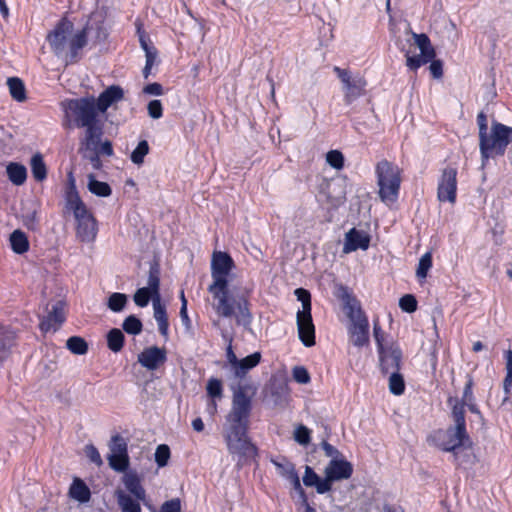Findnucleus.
<instances>
[{
	"instance_id": "f257e3e1",
	"label": "nucleus",
	"mask_w": 512,
	"mask_h": 512,
	"mask_svg": "<svg viewBox=\"0 0 512 512\" xmlns=\"http://www.w3.org/2000/svg\"><path fill=\"white\" fill-rule=\"evenodd\" d=\"M234 268V261L226 252H214L211 261L213 282L208 291L217 301L214 308L219 316L234 317L238 325L248 326L252 322L249 302L244 292H236L228 287V275Z\"/></svg>"
},
{
	"instance_id": "f03ea898",
	"label": "nucleus",
	"mask_w": 512,
	"mask_h": 512,
	"mask_svg": "<svg viewBox=\"0 0 512 512\" xmlns=\"http://www.w3.org/2000/svg\"><path fill=\"white\" fill-rule=\"evenodd\" d=\"M256 387L249 383L239 384L233 392L232 407L224 427L225 441L247 435L252 398Z\"/></svg>"
},
{
	"instance_id": "7ed1b4c3",
	"label": "nucleus",
	"mask_w": 512,
	"mask_h": 512,
	"mask_svg": "<svg viewBox=\"0 0 512 512\" xmlns=\"http://www.w3.org/2000/svg\"><path fill=\"white\" fill-rule=\"evenodd\" d=\"M73 23L66 18L61 19L55 28L47 35V41L57 56H62L66 53L69 61H74L79 50L87 44L89 25H86L81 30L73 31Z\"/></svg>"
},
{
	"instance_id": "20e7f679",
	"label": "nucleus",
	"mask_w": 512,
	"mask_h": 512,
	"mask_svg": "<svg viewBox=\"0 0 512 512\" xmlns=\"http://www.w3.org/2000/svg\"><path fill=\"white\" fill-rule=\"evenodd\" d=\"M510 143H512V127L493 121L490 130L479 138L482 165H485L490 158L503 156Z\"/></svg>"
},
{
	"instance_id": "39448f33",
	"label": "nucleus",
	"mask_w": 512,
	"mask_h": 512,
	"mask_svg": "<svg viewBox=\"0 0 512 512\" xmlns=\"http://www.w3.org/2000/svg\"><path fill=\"white\" fill-rule=\"evenodd\" d=\"M65 117L72 120L78 128H87L100 123V112L93 96L68 99L61 103Z\"/></svg>"
},
{
	"instance_id": "423d86ee",
	"label": "nucleus",
	"mask_w": 512,
	"mask_h": 512,
	"mask_svg": "<svg viewBox=\"0 0 512 512\" xmlns=\"http://www.w3.org/2000/svg\"><path fill=\"white\" fill-rule=\"evenodd\" d=\"M400 168L386 159L379 161L375 168L379 196L383 202H394L398 198L401 177Z\"/></svg>"
},
{
	"instance_id": "0eeeda50",
	"label": "nucleus",
	"mask_w": 512,
	"mask_h": 512,
	"mask_svg": "<svg viewBox=\"0 0 512 512\" xmlns=\"http://www.w3.org/2000/svg\"><path fill=\"white\" fill-rule=\"evenodd\" d=\"M334 72L342 83L344 102L347 105L352 104L355 100L364 95L367 82L362 76L359 74L353 75L349 70L341 69L337 66L334 67Z\"/></svg>"
},
{
	"instance_id": "6e6552de",
	"label": "nucleus",
	"mask_w": 512,
	"mask_h": 512,
	"mask_svg": "<svg viewBox=\"0 0 512 512\" xmlns=\"http://www.w3.org/2000/svg\"><path fill=\"white\" fill-rule=\"evenodd\" d=\"M349 317L351 325L349 327L350 341L354 346L363 347L369 342V323L368 319L360 308L350 307Z\"/></svg>"
},
{
	"instance_id": "1a4fd4ad",
	"label": "nucleus",
	"mask_w": 512,
	"mask_h": 512,
	"mask_svg": "<svg viewBox=\"0 0 512 512\" xmlns=\"http://www.w3.org/2000/svg\"><path fill=\"white\" fill-rule=\"evenodd\" d=\"M457 191V169L446 167L442 170L438 181L437 198L440 202H449L454 204Z\"/></svg>"
},
{
	"instance_id": "9d476101",
	"label": "nucleus",
	"mask_w": 512,
	"mask_h": 512,
	"mask_svg": "<svg viewBox=\"0 0 512 512\" xmlns=\"http://www.w3.org/2000/svg\"><path fill=\"white\" fill-rule=\"evenodd\" d=\"M380 367L383 373L399 371L402 361V351L399 346L390 342L389 345L378 349Z\"/></svg>"
},
{
	"instance_id": "9b49d317",
	"label": "nucleus",
	"mask_w": 512,
	"mask_h": 512,
	"mask_svg": "<svg viewBox=\"0 0 512 512\" xmlns=\"http://www.w3.org/2000/svg\"><path fill=\"white\" fill-rule=\"evenodd\" d=\"M230 454L238 457V464L256 456V447L250 442L247 435L226 441Z\"/></svg>"
},
{
	"instance_id": "f8f14e48",
	"label": "nucleus",
	"mask_w": 512,
	"mask_h": 512,
	"mask_svg": "<svg viewBox=\"0 0 512 512\" xmlns=\"http://www.w3.org/2000/svg\"><path fill=\"white\" fill-rule=\"evenodd\" d=\"M298 336L306 347L315 345V326L313 324L311 311L297 312L296 315Z\"/></svg>"
},
{
	"instance_id": "ddd939ff",
	"label": "nucleus",
	"mask_w": 512,
	"mask_h": 512,
	"mask_svg": "<svg viewBox=\"0 0 512 512\" xmlns=\"http://www.w3.org/2000/svg\"><path fill=\"white\" fill-rule=\"evenodd\" d=\"M440 438L442 439V449L447 452L463 446L465 441L469 439L466 428L458 426L450 427L445 432H441Z\"/></svg>"
},
{
	"instance_id": "4468645a",
	"label": "nucleus",
	"mask_w": 512,
	"mask_h": 512,
	"mask_svg": "<svg viewBox=\"0 0 512 512\" xmlns=\"http://www.w3.org/2000/svg\"><path fill=\"white\" fill-rule=\"evenodd\" d=\"M167 360L166 350L157 346L145 348L138 355V362L147 370L154 371Z\"/></svg>"
},
{
	"instance_id": "2eb2a0df",
	"label": "nucleus",
	"mask_w": 512,
	"mask_h": 512,
	"mask_svg": "<svg viewBox=\"0 0 512 512\" xmlns=\"http://www.w3.org/2000/svg\"><path fill=\"white\" fill-rule=\"evenodd\" d=\"M77 221L76 236L81 242H92L97 235V224L90 212L75 217Z\"/></svg>"
},
{
	"instance_id": "dca6fc26",
	"label": "nucleus",
	"mask_w": 512,
	"mask_h": 512,
	"mask_svg": "<svg viewBox=\"0 0 512 512\" xmlns=\"http://www.w3.org/2000/svg\"><path fill=\"white\" fill-rule=\"evenodd\" d=\"M370 244V237L364 231L352 228L345 235L344 252L350 253L358 249L366 250Z\"/></svg>"
},
{
	"instance_id": "f3484780",
	"label": "nucleus",
	"mask_w": 512,
	"mask_h": 512,
	"mask_svg": "<svg viewBox=\"0 0 512 512\" xmlns=\"http://www.w3.org/2000/svg\"><path fill=\"white\" fill-rule=\"evenodd\" d=\"M65 320L64 305L58 301L52 306V310L44 317L40 323V328L44 332L56 331Z\"/></svg>"
},
{
	"instance_id": "a211bd4d",
	"label": "nucleus",
	"mask_w": 512,
	"mask_h": 512,
	"mask_svg": "<svg viewBox=\"0 0 512 512\" xmlns=\"http://www.w3.org/2000/svg\"><path fill=\"white\" fill-rule=\"evenodd\" d=\"M103 135L102 124L85 128L84 137L81 139L80 152H95Z\"/></svg>"
},
{
	"instance_id": "6ab92c4d",
	"label": "nucleus",
	"mask_w": 512,
	"mask_h": 512,
	"mask_svg": "<svg viewBox=\"0 0 512 512\" xmlns=\"http://www.w3.org/2000/svg\"><path fill=\"white\" fill-rule=\"evenodd\" d=\"M352 473L353 467L351 463L346 460L332 459L325 468V475H328L329 479L333 481L348 479L351 477Z\"/></svg>"
},
{
	"instance_id": "aec40b11",
	"label": "nucleus",
	"mask_w": 512,
	"mask_h": 512,
	"mask_svg": "<svg viewBox=\"0 0 512 512\" xmlns=\"http://www.w3.org/2000/svg\"><path fill=\"white\" fill-rule=\"evenodd\" d=\"M123 98V89L119 86H110L104 90L99 97L96 99V106L103 114L107 109L114 103L120 101Z\"/></svg>"
},
{
	"instance_id": "412c9836",
	"label": "nucleus",
	"mask_w": 512,
	"mask_h": 512,
	"mask_svg": "<svg viewBox=\"0 0 512 512\" xmlns=\"http://www.w3.org/2000/svg\"><path fill=\"white\" fill-rule=\"evenodd\" d=\"M114 496L121 512H142L141 502L145 500L132 497L122 488H117L114 492Z\"/></svg>"
},
{
	"instance_id": "4be33fe9",
	"label": "nucleus",
	"mask_w": 512,
	"mask_h": 512,
	"mask_svg": "<svg viewBox=\"0 0 512 512\" xmlns=\"http://www.w3.org/2000/svg\"><path fill=\"white\" fill-rule=\"evenodd\" d=\"M125 490L132 497L140 500H146V491L141 484L138 474L134 471L125 472L122 477Z\"/></svg>"
},
{
	"instance_id": "5701e85b",
	"label": "nucleus",
	"mask_w": 512,
	"mask_h": 512,
	"mask_svg": "<svg viewBox=\"0 0 512 512\" xmlns=\"http://www.w3.org/2000/svg\"><path fill=\"white\" fill-rule=\"evenodd\" d=\"M14 343L15 332L8 326L0 325V362L8 358Z\"/></svg>"
},
{
	"instance_id": "b1692460",
	"label": "nucleus",
	"mask_w": 512,
	"mask_h": 512,
	"mask_svg": "<svg viewBox=\"0 0 512 512\" xmlns=\"http://www.w3.org/2000/svg\"><path fill=\"white\" fill-rule=\"evenodd\" d=\"M69 496L79 503H87L90 501L91 491L82 479L75 477L69 488Z\"/></svg>"
},
{
	"instance_id": "393cba45",
	"label": "nucleus",
	"mask_w": 512,
	"mask_h": 512,
	"mask_svg": "<svg viewBox=\"0 0 512 512\" xmlns=\"http://www.w3.org/2000/svg\"><path fill=\"white\" fill-rule=\"evenodd\" d=\"M153 310H154V318L158 325V330L160 334L168 338V331H169V323L166 313V308L164 305L161 304L160 298H154L153 299Z\"/></svg>"
},
{
	"instance_id": "a878e982",
	"label": "nucleus",
	"mask_w": 512,
	"mask_h": 512,
	"mask_svg": "<svg viewBox=\"0 0 512 512\" xmlns=\"http://www.w3.org/2000/svg\"><path fill=\"white\" fill-rule=\"evenodd\" d=\"M261 360V354L259 352H255L246 356L245 358L238 360L236 366L234 367V373L236 377H243L245 374L255 366L259 364Z\"/></svg>"
},
{
	"instance_id": "bb28decb",
	"label": "nucleus",
	"mask_w": 512,
	"mask_h": 512,
	"mask_svg": "<svg viewBox=\"0 0 512 512\" xmlns=\"http://www.w3.org/2000/svg\"><path fill=\"white\" fill-rule=\"evenodd\" d=\"M72 189L67 194V206L73 211L74 217L81 216L88 213L85 204L80 199L78 193L75 191L74 180L71 179Z\"/></svg>"
},
{
	"instance_id": "cd10ccee",
	"label": "nucleus",
	"mask_w": 512,
	"mask_h": 512,
	"mask_svg": "<svg viewBox=\"0 0 512 512\" xmlns=\"http://www.w3.org/2000/svg\"><path fill=\"white\" fill-rule=\"evenodd\" d=\"M9 180L17 186L22 185L27 178V170L24 165L19 163H9L6 168Z\"/></svg>"
},
{
	"instance_id": "c85d7f7f",
	"label": "nucleus",
	"mask_w": 512,
	"mask_h": 512,
	"mask_svg": "<svg viewBox=\"0 0 512 512\" xmlns=\"http://www.w3.org/2000/svg\"><path fill=\"white\" fill-rule=\"evenodd\" d=\"M7 85L12 98L18 102L26 100V90L23 81L17 77H11L7 80Z\"/></svg>"
},
{
	"instance_id": "c756f323",
	"label": "nucleus",
	"mask_w": 512,
	"mask_h": 512,
	"mask_svg": "<svg viewBox=\"0 0 512 512\" xmlns=\"http://www.w3.org/2000/svg\"><path fill=\"white\" fill-rule=\"evenodd\" d=\"M12 250L17 254H23L29 248V242L24 232L15 230L10 235Z\"/></svg>"
},
{
	"instance_id": "7c9ffc66",
	"label": "nucleus",
	"mask_w": 512,
	"mask_h": 512,
	"mask_svg": "<svg viewBox=\"0 0 512 512\" xmlns=\"http://www.w3.org/2000/svg\"><path fill=\"white\" fill-rule=\"evenodd\" d=\"M31 171L34 179L42 182L47 177L46 165L41 154L37 153L31 158Z\"/></svg>"
},
{
	"instance_id": "2f4dec72",
	"label": "nucleus",
	"mask_w": 512,
	"mask_h": 512,
	"mask_svg": "<svg viewBox=\"0 0 512 512\" xmlns=\"http://www.w3.org/2000/svg\"><path fill=\"white\" fill-rule=\"evenodd\" d=\"M88 189L92 194L99 197H108L112 193L108 183L96 180L92 174L88 175Z\"/></svg>"
},
{
	"instance_id": "473e14b6",
	"label": "nucleus",
	"mask_w": 512,
	"mask_h": 512,
	"mask_svg": "<svg viewBox=\"0 0 512 512\" xmlns=\"http://www.w3.org/2000/svg\"><path fill=\"white\" fill-rule=\"evenodd\" d=\"M124 339L123 332L118 328H113L107 334V346L111 351L117 353L123 348Z\"/></svg>"
},
{
	"instance_id": "72a5a7b5",
	"label": "nucleus",
	"mask_w": 512,
	"mask_h": 512,
	"mask_svg": "<svg viewBox=\"0 0 512 512\" xmlns=\"http://www.w3.org/2000/svg\"><path fill=\"white\" fill-rule=\"evenodd\" d=\"M66 348L75 355H84L88 351V344L80 336H71L66 341Z\"/></svg>"
},
{
	"instance_id": "f704fd0d",
	"label": "nucleus",
	"mask_w": 512,
	"mask_h": 512,
	"mask_svg": "<svg viewBox=\"0 0 512 512\" xmlns=\"http://www.w3.org/2000/svg\"><path fill=\"white\" fill-rule=\"evenodd\" d=\"M413 38L415 40V44L420 50V53L423 56H427L428 59H433L435 57V51L431 46L430 40L425 34H413Z\"/></svg>"
},
{
	"instance_id": "c9c22d12",
	"label": "nucleus",
	"mask_w": 512,
	"mask_h": 512,
	"mask_svg": "<svg viewBox=\"0 0 512 512\" xmlns=\"http://www.w3.org/2000/svg\"><path fill=\"white\" fill-rule=\"evenodd\" d=\"M109 466L116 472H126L129 467V455L109 454L107 457Z\"/></svg>"
},
{
	"instance_id": "e433bc0d",
	"label": "nucleus",
	"mask_w": 512,
	"mask_h": 512,
	"mask_svg": "<svg viewBox=\"0 0 512 512\" xmlns=\"http://www.w3.org/2000/svg\"><path fill=\"white\" fill-rule=\"evenodd\" d=\"M389 373V391L396 396L402 395L405 391V382L402 374L399 371Z\"/></svg>"
},
{
	"instance_id": "4c0bfd02",
	"label": "nucleus",
	"mask_w": 512,
	"mask_h": 512,
	"mask_svg": "<svg viewBox=\"0 0 512 512\" xmlns=\"http://www.w3.org/2000/svg\"><path fill=\"white\" fill-rule=\"evenodd\" d=\"M160 286V271L157 265H152L149 269V275L147 279V289L153 292L154 298H160L159 294Z\"/></svg>"
},
{
	"instance_id": "58836bf2",
	"label": "nucleus",
	"mask_w": 512,
	"mask_h": 512,
	"mask_svg": "<svg viewBox=\"0 0 512 512\" xmlns=\"http://www.w3.org/2000/svg\"><path fill=\"white\" fill-rule=\"evenodd\" d=\"M127 301L128 297L126 294L114 292L109 296L107 306L111 311L118 313L125 308Z\"/></svg>"
},
{
	"instance_id": "ea45409f",
	"label": "nucleus",
	"mask_w": 512,
	"mask_h": 512,
	"mask_svg": "<svg viewBox=\"0 0 512 512\" xmlns=\"http://www.w3.org/2000/svg\"><path fill=\"white\" fill-rule=\"evenodd\" d=\"M506 357V376L503 381V390L506 394L504 400L508 398V396L512 395V351L508 350L505 353Z\"/></svg>"
},
{
	"instance_id": "a19ab883",
	"label": "nucleus",
	"mask_w": 512,
	"mask_h": 512,
	"mask_svg": "<svg viewBox=\"0 0 512 512\" xmlns=\"http://www.w3.org/2000/svg\"><path fill=\"white\" fill-rule=\"evenodd\" d=\"M432 267V253L426 252L421 256L416 269V276L419 280H424L427 277L428 271Z\"/></svg>"
},
{
	"instance_id": "79ce46f5",
	"label": "nucleus",
	"mask_w": 512,
	"mask_h": 512,
	"mask_svg": "<svg viewBox=\"0 0 512 512\" xmlns=\"http://www.w3.org/2000/svg\"><path fill=\"white\" fill-rule=\"evenodd\" d=\"M272 463L276 467L278 474L287 480L296 473L295 466L286 458L272 460Z\"/></svg>"
},
{
	"instance_id": "37998d69",
	"label": "nucleus",
	"mask_w": 512,
	"mask_h": 512,
	"mask_svg": "<svg viewBox=\"0 0 512 512\" xmlns=\"http://www.w3.org/2000/svg\"><path fill=\"white\" fill-rule=\"evenodd\" d=\"M123 330L131 335H138L142 332V322L135 315H129L122 324Z\"/></svg>"
},
{
	"instance_id": "c03bdc74",
	"label": "nucleus",
	"mask_w": 512,
	"mask_h": 512,
	"mask_svg": "<svg viewBox=\"0 0 512 512\" xmlns=\"http://www.w3.org/2000/svg\"><path fill=\"white\" fill-rule=\"evenodd\" d=\"M110 454L128 455L126 440L120 435H114L109 443Z\"/></svg>"
},
{
	"instance_id": "a18cd8bd",
	"label": "nucleus",
	"mask_w": 512,
	"mask_h": 512,
	"mask_svg": "<svg viewBox=\"0 0 512 512\" xmlns=\"http://www.w3.org/2000/svg\"><path fill=\"white\" fill-rule=\"evenodd\" d=\"M149 152V145L146 140H142L138 143L137 147L131 153V161L134 164L140 165L144 162V157Z\"/></svg>"
},
{
	"instance_id": "49530a36",
	"label": "nucleus",
	"mask_w": 512,
	"mask_h": 512,
	"mask_svg": "<svg viewBox=\"0 0 512 512\" xmlns=\"http://www.w3.org/2000/svg\"><path fill=\"white\" fill-rule=\"evenodd\" d=\"M155 295L149 289L142 287L139 288L134 294V302L139 307H146L150 299H154Z\"/></svg>"
},
{
	"instance_id": "de8ad7c7",
	"label": "nucleus",
	"mask_w": 512,
	"mask_h": 512,
	"mask_svg": "<svg viewBox=\"0 0 512 512\" xmlns=\"http://www.w3.org/2000/svg\"><path fill=\"white\" fill-rule=\"evenodd\" d=\"M327 163L334 169L340 170L344 166V156L338 150H331L326 154Z\"/></svg>"
},
{
	"instance_id": "09e8293b",
	"label": "nucleus",
	"mask_w": 512,
	"mask_h": 512,
	"mask_svg": "<svg viewBox=\"0 0 512 512\" xmlns=\"http://www.w3.org/2000/svg\"><path fill=\"white\" fill-rule=\"evenodd\" d=\"M452 415L455 422L454 426L466 428L464 403L456 402L452 408Z\"/></svg>"
},
{
	"instance_id": "8fccbe9b",
	"label": "nucleus",
	"mask_w": 512,
	"mask_h": 512,
	"mask_svg": "<svg viewBox=\"0 0 512 512\" xmlns=\"http://www.w3.org/2000/svg\"><path fill=\"white\" fill-rule=\"evenodd\" d=\"M170 458V449L167 445L161 444L156 448L155 451V462L159 467L167 465Z\"/></svg>"
},
{
	"instance_id": "3c124183",
	"label": "nucleus",
	"mask_w": 512,
	"mask_h": 512,
	"mask_svg": "<svg viewBox=\"0 0 512 512\" xmlns=\"http://www.w3.org/2000/svg\"><path fill=\"white\" fill-rule=\"evenodd\" d=\"M297 300L302 303V310L299 312H310L311 311V295L308 290L303 288H297L295 290Z\"/></svg>"
},
{
	"instance_id": "603ef678",
	"label": "nucleus",
	"mask_w": 512,
	"mask_h": 512,
	"mask_svg": "<svg viewBox=\"0 0 512 512\" xmlns=\"http://www.w3.org/2000/svg\"><path fill=\"white\" fill-rule=\"evenodd\" d=\"M207 394L212 398H221L223 393L222 382L219 379L211 378L207 383Z\"/></svg>"
},
{
	"instance_id": "864d4df0",
	"label": "nucleus",
	"mask_w": 512,
	"mask_h": 512,
	"mask_svg": "<svg viewBox=\"0 0 512 512\" xmlns=\"http://www.w3.org/2000/svg\"><path fill=\"white\" fill-rule=\"evenodd\" d=\"M373 335H374V338H375V341L377 344V349L385 347V346L389 345L390 342H393L392 340H390V341L386 340L385 333L381 329L378 320H374Z\"/></svg>"
},
{
	"instance_id": "5fc2aeb1",
	"label": "nucleus",
	"mask_w": 512,
	"mask_h": 512,
	"mask_svg": "<svg viewBox=\"0 0 512 512\" xmlns=\"http://www.w3.org/2000/svg\"><path fill=\"white\" fill-rule=\"evenodd\" d=\"M399 306L403 311L412 313L417 309V301L413 295L406 294L400 298Z\"/></svg>"
},
{
	"instance_id": "6e6d98bb",
	"label": "nucleus",
	"mask_w": 512,
	"mask_h": 512,
	"mask_svg": "<svg viewBox=\"0 0 512 512\" xmlns=\"http://www.w3.org/2000/svg\"><path fill=\"white\" fill-rule=\"evenodd\" d=\"M294 439L300 445H307L310 442V430L304 426L299 425L294 431Z\"/></svg>"
},
{
	"instance_id": "4d7b16f0",
	"label": "nucleus",
	"mask_w": 512,
	"mask_h": 512,
	"mask_svg": "<svg viewBox=\"0 0 512 512\" xmlns=\"http://www.w3.org/2000/svg\"><path fill=\"white\" fill-rule=\"evenodd\" d=\"M432 61V59H428L427 56H423L422 53L416 56L407 55L406 64L412 70H417L422 65Z\"/></svg>"
},
{
	"instance_id": "13d9d810",
	"label": "nucleus",
	"mask_w": 512,
	"mask_h": 512,
	"mask_svg": "<svg viewBox=\"0 0 512 512\" xmlns=\"http://www.w3.org/2000/svg\"><path fill=\"white\" fill-rule=\"evenodd\" d=\"M85 455L92 463H94L98 467H100L103 464L101 455L94 445L88 444L85 446Z\"/></svg>"
},
{
	"instance_id": "bf43d9fd",
	"label": "nucleus",
	"mask_w": 512,
	"mask_h": 512,
	"mask_svg": "<svg viewBox=\"0 0 512 512\" xmlns=\"http://www.w3.org/2000/svg\"><path fill=\"white\" fill-rule=\"evenodd\" d=\"M148 114L153 119H159L163 115V107L160 100H152L147 106Z\"/></svg>"
},
{
	"instance_id": "052dcab7",
	"label": "nucleus",
	"mask_w": 512,
	"mask_h": 512,
	"mask_svg": "<svg viewBox=\"0 0 512 512\" xmlns=\"http://www.w3.org/2000/svg\"><path fill=\"white\" fill-rule=\"evenodd\" d=\"M320 477L317 475V473L310 467H305V474L303 477V483L307 487H313L317 484Z\"/></svg>"
},
{
	"instance_id": "680f3d73",
	"label": "nucleus",
	"mask_w": 512,
	"mask_h": 512,
	"mask_svg": "<svg viewBox=\"0 0 512 512\" xmlns=\"http://www.w3.org/2000/svg\"><path fill=\"white\" fill-rule=\"evenodd\" d=\"M293 378L296 382L300 384H306L310 381V376L308 371L301 366H296L293 369Z\"/></svg>"
},
{
	"instance_id": "e2e57ef3",
	"label": "nucleus",
	"mask_w": 512,
	"mask_h": 512,
	"mask_svg": "<svg viewBox=\"0 0 512 512\" xmlns=\"http://www.w3.org/2000/svg\"><path fill=\"white\" fill-rule=\"evenodd\" d=\"M160 512H181V503L178 498L171 499L162 504Z\"/></svg>"
},
{
	"instance_id": "0e129e2a",
	"label": "nucleus",
	"mask_w": 512,
	"mask_h": 512,
	"mask_svg": "<svg viewBox=\"0 0 512 512\" xmlns=\"http://www.w3.org/2000/svg\"><path fill=\"white\" fill-rule=\"evenodd\" d=\"M332 479H329L328 475H325V479H319L317 484L314 486L317 493L324 494L332 489Z\"/></svg>"
},
{
	"instance_id": "69168bd1",
	"label": "nucleus",
	"mask_w": 512,
	"mask_h": 512,
	"mask_svg": "<svg viewBox=\"0 0 512 512\" xmlns=\"http://www.w3.org/2000/svg\"><path fill=\"white\" fill-rule=\"evenodd\" d=\"M472 388H473V379L470 375H467V381L465 383L463 396H462V403L474 400Z\"/></svg>"
},
{
	"instance_id": "338daca9",
	"label": "nucleus",
	"mask_w": 512,
	"mask_h": 512,
	"mask_svg": "<svg viewBox=\"0 0 512 512\" xmlns=\"http://www.w3.org/2000/svg\"><path fill=\"white\" fill-rule=\"evenodd\" d=\"M95 152L99 155L112 156V143L109 140H105L104 142L100 141L99 146L97 147V150Z\"/></svg>"
},
{
	"instance_id": "774afa93",
	"label": "nucleus",
	"mask_w": 512,
	"mask_h": 512,
	"mask_svg": "<svg viewBox=\"0 0 512 512\" xmlns=\"http://www.w3.org/2000/svg\"><path fill=\"white\" fill-rule=\"evenodd\" d=\"M143 92L149 95L159 96L163 93V88L159 83H151L144 87Z\"/></svg>"
}]
</instances>
